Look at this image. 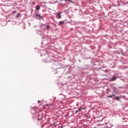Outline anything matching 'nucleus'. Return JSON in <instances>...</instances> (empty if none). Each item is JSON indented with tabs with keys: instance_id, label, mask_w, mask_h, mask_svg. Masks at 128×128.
I'll list each match as a JSON object with an SVG mask.
<instances>
[{
	"instance_id": "7",
	"label": "nucleus",
	"mask_w": 128,
	"mask_h": 128,
	"mask_svg": "<svg viewBox=\"0 0 128 128\" xmlns=\"http://www.w3.org/2000/svg\"><path fill=\"white\" fill-rule=\"evenodd\" d=\"M115 100H120V98L118 97H116Z\"/></svg>"
},
{
	"instance_id": "13",
	"label": "nucleus",
	"mask_w": 128,
	"mask_h": 128,
	"mask_svg": "<svg viewBox=\"0 0 128 128\" xmlns=\"http://www.w3.org/2000/svg\"><path fill=\"white\" fill-rule=\"evenodd\" d=\"M78 112V110H76V112Z\"/></svg>"
},
{
	"instance_id": "2",
	"label": "nucleus",
	"mask_w": 128,
	"mask_h": 128,
	"mask_svg": "<svg viewBox=\"0 0 128 128\" xmlns=\"http://www.w3.org/2000/svg\"><path fill=\"white\" fill-rule=\"evenodd\" d=\"M36 16L37 18H38V20L42 19V16H40V14H36Z\"/></svg>"
},
{
	"instance_id": "14",
	"label": "nucleus",
	"mask_w": 128,
	"mask_h": 128,
	"mask_svg": "<svg viewBox=\"0 0 128 128\" xmlns=\"http://www.w3.org/2000/svg\"><path fill=\"white\" fill-rule=\"evenodd\" d=\"M48 28V26H47V28Z\"/></svg>"
},
{
	"instance_id": "5",
	"label": "nucleus",
	"mask_w": 128,
	"mask_h": 128,
	"mask_svg": "<svg viewBox=\"0 0 128 128\" xmlns=\"http://www.w3.org/2000/svg\"><path fill=\"white\" fill-rule=\"evenodd\" d=\"M64 24V22L61 21L59 22V26H60L61 24Z\"/></svg>"
},
{
	"instance_id": "6",
	"label": "nucleus",
	"mask_w": 128,
	"mask_h": 128,
	"mask_svg": "<svg viewBox=\"0 0 128 128\" xmlns=\"http://www.w3.org/2000/svg\"><path fill=\"white\" fill-rule=\"evenodd\" d=\"M84 108H82V107H81L80 108H78V110L80 111L82 110H84Z\"/></svg>"
},
{
	"instance_id": "8",
	"label": "nucleus",
	"mask_w": 128,
	"mask_h": 128,
	"mask_svg": "<svg viewBox=\"0 0 128 128\" xmlns=\"http://www.w3.org/2000/svg\"><path fill=\"white\" fill-rule=\"evenodd\" d=\"M52 106V104H47V106Z\"/></svg>"
},
{
	"instance_id": "3",
	"label": "nucleus",
	"mask_w": 128,
	"mask_h": 128,
	"mask_svg": "<svg viewBox=\"0 0 128 128\" xmlns=\"http://www.w3.org/2000/svg\"><path fill=\"white\" fill-rule=\"evenodd\" d=\"M116 80V76H113V78L111 79L112 82H114Z\"/></svg>"
},
{
	"instance_id": "9",
	"label": "nucleus",
	"mask_w": 128,
	"mask_h": 128,
	"mask_svg": "<svg viewBox=\"0 0 128 128\" xmlns=\"http://www.w3.org/2000/svg\"><path fill=\"white\" fill-rule=\"evenodd\" d=\"M86 118H90V116L88 115L86 116Z\"/></svg>"
},
{
	"instance_id": "4",
	"label": "nucleus",
	"mask_w": 128,
	"mask_h": 128,
	"mask_svg": "<svg viewBox=\"0 0 128 128\" xmlns=\"http://www.w3.org/2000/svg\"><path fill=\"white\" fill-rule=\"evenodd\" d=\"M40 8V6L38 5L37 6H36V10H38Z\"/></svg>"
},
{
	"instance_id": "12",
	"label": "nucleus",
	"mask_w": 128,
	"mask_h": 128,
	"mask_svg": "<svg viewBox=\"0 0 128 128\" xmlns=\"http://www.w3.org/2000/svg\"><path fill=\"white\" fill-rule=\"evenodd\" d=\"M116 54H120V52H116Z\"/></svg>"
},
{
	"instance_id": "16",
	"label": "nucleus",
	"mask_w": 128,
	"mask_h": 128,
	"mask_svg": "<svg viewBox=\"0 0 128 128\" xmlns=\"http://www.w3.org/2000/svg\"><path fill=\"white\" fill-rule=\"evenodd\" d=\"M62 0H61V2H62Z\"/></svg>"
},
{
	"instance_id": "1",
	"label": "nucleus",
	"mask_w": 128,
	"mask_h": 128,
	"mask_svg": "<svg viewBox=\"0 0 128 128\" xmlns=\"http://www.w3.org/2000/svg\"><path fill=\"white\" fill-rule=\"evenodd\" d=\"M62 14L61 12H58V13H57L56 14V18H62V16L60 15Z\"/></svg>"
},
{
	"instance_id": "11",
	"label": "nucleus",
	"mask_w": 128,
	"mask_h": 128,
	"mask_svg": "<svg viewBox=\"0 0 128 128\" xmlns=\"http://www.w3.org/2000/svg\"><path fill=\"white\" fill-rule=\"evenodd\" d=\"M17 18H18V16H20V14H17Z\"/></svg>"
},
{
	"instance_id": "15",
	"label": "nucleus",
	"mask_w": 128,
	"mask_h": 128,
	"mask_svg": "<svg viewBox=\"0 0 128 128\" xmlns=\"http://www.w3.org/2000/svg\"><path fill=\"white\" fill-rule=\"evenodd\" d=\"M40 102V100H38V103Z\"/></svg>"
},
{
	"instance_id": "10",
	"label": "nucleus",
	"mask_w": 128,
	"mask_h": 128,
	"mask_svg": "<svg viewBox=\"0 0 128 128\" xmlns=\"http://www.w3.org/2000/svg\"><path fill=\"white\" fill-rule=\"evenodd\" d=\"M65 2H72V0H64Z\"/></svg>"
}]
</instances>
